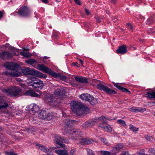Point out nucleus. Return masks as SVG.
<instances>
[{
  "mask_svg": "<svg viewBox=\"0 0 155 155\" xmlns=\"http://www.w3.org/2000/svg\"><path fill=\"white\" fill-rule=\"evenodd\" d=\"M117 123L124 127L126 126V125L125 122L123 120L120 119L118 120H117Z\"/></svg>",
  "mask_w": 155,
  "mask_h": 155,
  "instance_id": "39",
  "label": "nucleus"
},
{
  "mask_svg": "<svg viewBox=\"0 0 155 155\" xmlns=\"http://www.w3.org/2000/svg\"><path fill=\"white\" fill-rule=\"evenodd\" d=\"M3 92L7 95L11 96H16L20 94L21 92V89L19 87H15L10 89H5Z\"/></svg>",
  "mask_w": 155,
  "mask_h": 155,
  "instance_id": "4",
  "label": "nucleus"
},
{
  "mask_svg": "<svg viewBox=\"0 0 155 155\" xmlns=\"http://www.w3.org/2000/svg\"><path fill=\"white\" fill-rule=\"evenodd\" d=\"M4 66L9 71H5L2 73V75L6 76H10L13 77H17L20 73L18 71V64L13 62H7L4 64Z\"/></svg>",
  "mask_w": 155,
  "mask_h": 155,
  "instance_id": "1",
  "label": "nucleus"
},
{
  "mask_svg": "<svg viewBox=\"0 0 155 155\" xmlns=\"http://www.w3.org/2000/svg\"><path fill=\"white\" fill-rule=\"evenodd\" d=\"M85 12L87 14L89 15L90 14V13L89 11L87 8L85 9Z\"/></svg>",
  "mask_w": 155,
  "mask_h": 155,
  "instance_id": "52",
  "label": "nucleus"
},
{
  "mask_svg": "<svg viewBox=\"0 0 155 155\" xmlns=\"http://www.w3.org/2000/svg\"><path fill=\"white\" fill-rule=\"evenodd\" d=\"M65 139L64 137H61L59 135H57L55 137L54 142L56 144L60 145V147H65V145L62 143H69L68 140H65Z\"/></svg>",
  "mask_w": 155,
  "mask_h": 155,
  "instance_id": "8",
  "label": "nucleus"
},
{
  "mask_svg": "<svg viewBox=\"0 0 155 155\" xmlns=\"http://www.w3.org/2000/svg\"><path fill=\"white\" fill-rule=\"evenodd\" d=\"M8 105L6 102H1L0 103V110L7 109Z\"/></svg>",
  "mask_w": 155,
  "mask_h": 155,
  "instance_id": "31",
  "label": "nucleus"
},
{
  "mask_svg": "<svg viewBox=\"0 0 155 155\" xmlns=\"http://www.w3.org/2000/svg\"><path fill=\"white\" fill-rule=\"evenodd\" d=\"M56 1H57V2H60V1H58V0H56Z\"/></svg>",
  "mask_w": 155,
  "mask_h": 155,
  "instance_id": "62",
  "label": "nucleus"
},
{
  "mask_svg": "<svg viewBox=\"0 0 155 155\" xmlns=\"http://www.w3.org/2000/svg\"><path fill=\"white\" fill-rule=\"evenodd\" d=\"M72 64L74 65V66H77V64H78V63L77 62L73 63Z\"/></svg>",
  "mask_w": 155,
  "mask_h": 155,
  "instance_id": "57",
  "label": "nucleus"
},
{
  "mask_svg": "<svg viewBox=\"0 0 155 155\" xmlns=\"http://www.w3.org/2000/svg\"><path fill=\"white\" fill-rule=\"evenodd\" d=\"M127 52V46L124 45L120 46L117 50V54H124Z\"/></svg>",
  "mask_w": 155,
  "mask_h": 155,
  "instance_id": "16",
  "label": "nucleus"
},
{
  "mask_svg": "<svg viewBox=\"0 0 155 155\" xmlns=\"http://www.w3.org/2000/svg\"><path fill=\"white\" fill-rule=\"evenodd\" d=\"M57 114L54 112H51L48 113L47 117V120H50L53 119L57 117Z\"/></svg>",
  "mask_w": 155,
  "mask_h": 155,
  "instance_id": "24",
  "label": "nucleus"
},
{
  "mask_svg": "<svg viewBox=\"0 0 155 155\" xmlns=\"http://www.w3.org/2000/svg\"><path fill=\"white\" fill-rule=\"evenodd\" d=\"M43 155H51L48 154H44Z\"/></svg>",
  "mask_w": 155,
  "mask_h": 155,
  "instance_id": "61",
  "label": "nucleus"
},
{
  "mask_svg": "<svg viewBox=\"0 0 155 155\" xmlns=\"http://www.w3.org/2000/svg\"><path fill=\"white\" fill-rule=\"evenodd\" d=\"M13 55L11 52L5 51L0 53V58L3 60L7 59L12 58Z\"/></svg>",
  "mask_w": 155,
  "mask_h": 155,
  "instance_id": "10",
  "label": "nucleus"
},
{
  "mask_svg": "<svg viewBox=\"0 0 155 155\" xmlns=\"http://www.w3.org/2000/svg\"><path fill=\"white\" fill-rule=\"evenodd\" d=\"M56 147H51L50 148V149H52V150H55V149H56Z\"/></svg>",
  "mask_w": 155,
  "mask_h": 155,
  "instance_id": "56",
  "label": "nucleus"
},
{
  "mask_svg": "<svg viewBox=\"0 0 155 155\" xmlns=\"http://www.w3.org/2000/svg\"><path fill=\"white\" fill-rule=\"evenodd\" d=\"M48 113L45 110H42L39 113L38 117L43 119H47Z\"/></svg>",
  "mask_w": 155,
  "mask_h": 155,
  "instance_id": "27",
  "label": "nucleus"
},
{
  "mask_svg": "<svg viewBox=\"0 0 155 155\" xmlns=\"http://www.w3.org/2000/svg\"><path fill=\"white\" fill-rule=\"evenodd\" d=\"M44 58H45V59H47L48 58V57H44Z\"/></svg>",
  "mask_w": 155,
  "mask_h": 155,
  "instance_id": "60",
  "label": "nucleus"
},
{
  "mask_svg": "<svg viewBox=\"0 0 155 155\" xmlns=\"http://www.w3.org/2000/svg\"><path fill=\"white\" fill-rule=\"evenodd\" d=\"M37 67L40 70L46 73H48L54 78H56L58 76V74L52 71L50 69L48 68L44 64H38Z\"/></svg>",
  "mask_w": 155,
  "mask_h": 155,
  "instance_id": "6",
  "label": "nucleus"
},
{
  "mask_svg": "<svg viewBox=\"0 0 155 155\" xmlns=\"http://www.w3.org/2000/svg\"><path fill=\"white\" fill-rule=\"evenodd\" d=\"M31 110L33 113L37 112L39 110V108L38 106L35 104H32L30 106Z\"/></svg>",
  "mask_w": 155,
  "mask_h": 155,
  "instance_id": "20",
  "label": "nucleus"
},
{
  "mask_svg": "<svg viewBox=\"0 0 155 155\" xmlns=\"http://www.w3.org/2000/svg\"><path fill=\"white\" fill-rule=\"evenodd\" d=\"M120 155H131L128 152L124 151L121 153Z\"/></svg>",
  "mask_w": 155,
  "mask_h": 155,
  "instance_id": "48",
  "label": "nucleus"
},
{
  "mask_svg": "<svg viewBox=\"0 0 155 155\" xmlns=\"http://www.w3.org/2000/svg\"><path fill=\"white\" fill-rule=\"evenodd\" d=\"M36 145L38 149L41 150L45 152L49 153L50 151L49 149H48L45 146H43L42 145L39 143L36 144Z\"/></svg>",
  "mask_w": 155,
  "mask_h": 155,
  "instance_id": "23",
  "label": "nucleus"
},
{
  "mask_svg": "<svg viewBox=\"0 0 155 155\" xmlns=\"http://www.w3.org/2000/svg\"><path fill=\"white\" fill-rule=\"evenodd\" d=\"M87 155H95V153L93 151L90 149H87Z\"/></svg>",
  "mask_w": 155,
  "mask_h": 155,
  "instance_id": "43",
  "label": "nucleus"
},
{
  "mask_svg": "<svg viewBox=\"0 0 155 155\" xmlns=\"http://www.w3.org/2000/svg\"><path fill=\"white\" fill-rule=\"evenodd\" d=\"M78 67L79 68L80 67V64H78V65H77Z\"/></svg>",
  "mask_w": 155,
  "mask_h": 155,
  "instance_id": "59",
  "label": "nucleus"
},
{
  "mask_svg": "<svg viewBox=\"0 0 155 155\" xmlns=\"http://www.w3.org/2000/svg\"><path fill=\"white\" fill-rule=\"evenodd\" d=\"M54 152L58 155H68V154L67 147L65 148L64 150L59 149L55 150Z\"/></svg>",
  "mask_w": 155,
  "mask_h": 155,
  "instance_id": "21",
  "label": "nucleus"
},
{
  "mask_svg": "<svg viewBox=\"0 0 155 155\" xmlns=\"http://www.w3.org/2000/svg\"><path fill=\"white\" fill-rule=\"evenodd\" d=\"M114 86L117 88L118 89L120 90L123 92H130V91H128V90L127 88H124L121 87L120 84L118 83H113Z\"/></svg>",
  "mask_w": 155,
  "mask_h": 155,
  "instance_id": "25",
  "label": "nucleus"
},
{
  "mask_svg": "<svg viewBox=\"0 0 155 155\" xmlns=\"http://www.w3.org/2000/svg\"><path fill=\"white\" fill-rule=\"evenodd\" d=\"M76 121L75 120H70L69 119H66L65 120V123H66V125H67V129L68 130V129L70 128L69 127V125L70 124H73L74 123L76 122Z\"/></svg>",
  "mask_w": 155,
  "mask_h": 155,
  "instance_id": "32",
  "label": "nucleus"
},
{
  "mask_svg": "<svg viewBox=\"0 0 155 155\" xmlns=\"http://www.w3.org/2000/svg\"><path fill=\"white\" fill-rule=\"evenodd\" d=\"M129 129L131 130L133 132H134L135 131L137 132L138 131V128H137L134 127L132 124H130L129 125Z\"/></svg>",
  "mask_w": 155,
  "mask_h": 155,
  "instance_id": "38",
  "label": "nucleus"
},
{
  "mask_svg": "<svg viewBox=\"0 0 155 155\" xmlns=\"http://www.w3.org/2000/svg\"><path fill=\"white\" fill-rule=\"evenodd\" d=\"M75 3L78 5H81V4L80 0H74Z\"/></svg>",
  "mask_w": 155,
  "mask_h": 155,
  "instance_id": "49",
  "label": "nucleus"
},
{
  "mask_svg": "<svg viewBox=\"0 0 155 155\" xmlns=\"http://www.w3.org/2000/svg\"><path fill=\"white\" fill-rule=\"evenodd\" d=\"M154 21V18L153 16H151L146 21V24L148 25H150L153 24Z\"/></svg>",
  "mask_w": 155,
  "mask_h": 155,
  "instance_id": "36",
  "label": "nucleus"
},
{
  "mask_svg": "<svg viewBox=\"0 0 155 155\" xmlns=\"http://www.w3.org/2000/svg\"><path fill=\"white\" fill-rule=\"evenodd\" d=\"M20 54L25 58H28L30 57L31 55L28 52L23 51L20 52Z\"/></svg>",
  "mask_w": 155,
  "mask_h": 155,
  "instance_id": "33",
  "label": "nucleus"
},
{
  "mask_svg": "<svg viewBox=\"0 0 155 155\" xmlns=\"http://www.w3.org/2000/svg\"><path fill=\"white\" fill-rule=\"evenodd\" d=\"M31 11L29 8L26 6H22L16 12L20 16L27 17L29 16Z\"/></svg>",
  "mask_w": 155,
  "mask_h": 155,
  "instance_id": "5",
  "label": "nucleus"
},
{
  "mask_svg": "<svg viewBox=\"0 0 155 155\" xmlns=\"http://www.w3.org/2000/svg\"><path fill=\"white\" fill-rule=\"evenodd\" d=\"M94 81L96 83H98L97 85V88L100 90H103L104 92L107 93L109 95L117 94V92L114 90L111 89L105 86L102 84V82L98 80H95Z\"/></svg>",
  "mask_w": 155,
  "mask_h": 155,
  "instance_id": "3",
  "label": "nucleus"
},
{
  "mask_svg": "<svg viewBox=\"0 0 155 155\" xmlns=\"http://www.w3.org/2000/svg\"><path fill=\"white\" fill-rule=\"evenodd\" d=\"M31 83V84L30 85L32 86L34 88H40V89L42 88L44 84L42 81L35 77H33L32 78Z\"/></svg>",
  "mask_w": 155,
  "mask_h": 155,
  "instance_id": "7",
  "label": "nucleus"
},
{
  "mask_svg": "<svg viewBox=\"0 0 155 155\" xmlns=\"http://www.w3.org/2000/svg\"><path fill=\"white\" fill-rule=\"evenodd\" d=\"M24 95L26 96H30L34 97H38L39 95L35 92L34 91L31 90H26V91L24 93Z\"/></svg>",
  "mask_w": 155,
  "mask_h": 155,
  "instance_id": "19",
  "label": "nucleus"
},
{
  "mask_svg": "<svg viewBox=\"0 0 155 155\" xmlns=\"http://www.w3.org/2000/svg\"><path fill=\"white\" fill-rule=\"evenodd\" d=\"M145 96L150 99H154L155 98V91L147 92Z\"/></svg>",
  "mask_w": 155,
  "mask_h": 155,
  "instance_id": "28",
  "label": "nucleus"
},
{
  "mask_svg": "<svg viewBox=\"0 0 155 155\" xmlns=\"http://www.w3.org/2000/svg\"><path fill=\"white\" fill-rule=\"evenodd\" d=\"M58 35L57 34L54 33L52 35V38L53 39H57L58 38Z\"/></svg>",
  "mask_w": 155,
  "mask_h": 155,
  "instance_id": "47",
  "label": "nucleus"
},
{
  "mask_svg": "<svg viewBox=\"0 0 155 155\" xmlns=\"http://www.w3.org/2000/svg\"><path fill=\"white\" fill-rule=\"evenodd\" d=\"M66 93V91L62 88L57 89L54 91V95L59 97H62V96L65 95Z\"/></svg>",
  "mask_w": 155,
  "mask_h": 155,
  "instance_id": "13",
  "label": "nucleus"
},
{
  "mask_svg": "<svg viewBox=\"0 0 155 155\" xmlns=\"http://www.w3.org/2000/svg\"><path fill=\"white\" fill-rule=\"evenodd\" d=\"M117 18H115V20L114 21V22H116L117 21Z\"/></svg>",
  "mask_w": 155,
  "mask_h": 155,
  "instance_id": "58",
  "label": "nucleus"
},
{
  "mask_svg": "<svg viewBox=\"0 0 155 155\" xmlns=\"http://www.w3.org/2000/svg\"><path fill=\"white\" fill-rule=\"evenodd\" d=\"M89 120L85 122L82 125V127L83 129H85L88 127L92 126L91 123Z\"/></svg>",
  "mask_w": 155,
  "mask_h": 155,
  "instance_id": "29",
  "label": "nucleus"
},
{
  "mask_svg": "<svg viewBox=\"0 0 155 155\" xmlns=\"http://www.w3.org/2000/svg\"><path fill=\"white\" fill-rule=\"evenodd\" d=\"M134 48V50H135V49H136V48Z\"/></svg>",
  "mask_w": 155,
  "mask_h": 155,
  "instance_id": "63",
  "label": "nucleus"
},
{
  "mask_svg": "<svg viewBox=\"0 0 155 155\" xmlns=\"http://www.w3.org/2000/svg\"><path fill=\"white\" fill-rule=\"evenodd\" d=\"M34 74H36L38 77L40 78H46L47 76L45 74H42L39 72L36 71H34Z\"/></svg>",
  "mask_w": 155,
  "mask_h": 155,
  "instance_id": "34",
  "label": "nucleus"
},
{
  "mask_svg": "<svg viewBox=\"0 0 155 155\" xmlns=\"http://www.w3.org/2000/svg\"><path fill=\"white\" fill-rule=\"evenodd\" d=\"M100 140L101 141H102L107 146H109V144L107 140L105 138L103 137H101L100 138Z\"/></svg>",
  "mask_w": 155,
  "mask_h": 155,
  "instance_id": "40",
  "label": "nucleus"
},
{
  "mask_svg": "<svg viewBox=\"0 0 155 155\" xmlns=\"http://www.w3.org/2000/svg\"><path fill=\"white\" fill-rule=\"evenodd\" d=\"M129 110L132 112H142L146 111V109L145 108L142 107H132L129 108Z\"/></svg>",
  "mask_w": 155,
  "mask_h": 155,
  "instance_id": "18",
  "label": "nucleus"
},
{
  "mask_svg": "<svg viewBox=\"0 0 155 155\" xmlns=\"http://www.w3.org/2000/svg\"><path fill=\"white\" fill-rule=\"evenodd\" d=\"M58 76L57 77H59L61 80L64 81L67 80L68 78L62 75H60L58 73Z\"/></svg>",
  "mask_w": 155,
  "mask_h": 155,
  "instance_id": "42",
  "label": "nucleus"
},
{
  "mask_svg": "<svg viewBox=\"0 0 155 155\" xmlns=\"http://www.w3.org/2000/svg\"><path fill=\"white\" fill-rule=\"evenodd\" d=\"M71 108L72 111L78 116H81L84 114H87L89 112V109L88 107L76 101L71 102Z\"/></svg>",
  "mask_w": 155,
  "mask_h": 155,
  "instance_id": "2",
  "label": "nucleus"
},
{
  "mask_svg": "<svg viewBox=\"0 0 155 155\" xmlns=\"http://www.w3.org/2000/svg\"><path fill=\"white\" fill-rule=\"evenodd\" d=\"M124 147V145L123 143H119L114 146L112 150V155H116Z\"/></svg>",
  "mask_w": 155,
  "mask_h": 155,
  "instance_id": "11",
  "label": "nucleus"
},
{
  "mask_svg": "<svg viewBox=\"0 0 155 155\" xmlns=\"http://www.w3.org/2000/svg\"><path fill=\"white\" fill-rule=\"evenodd\" d=\"M43 2L47 4L48 2V0H41Z\"/></svg>",
  "mask_w": 155,
  "mask_h": 155,
  "instance_id": "53",
  "label": "nucleus"
},
{
  "mask_svg": "<svg viewBox=\"0 0 155 155\" xmlns=\"http://www.w3.org/2000/svg\"><path fill=\"white\" fill-rule=\"evenodd\" d=\"M32 71H30L28 69H25L23 70V72L26 75H30L33 74L32 72Z\"/></svg>",
  "mask_w": 155,
  "mask_h": 155,
  "instance_id": "37",
  "label": "nucleus"
},
{
  "mask_svg": "<svg viewBox=\"0 0 155 155\" xmlns=\"http://www.w3.org/2000/svg\"><path fill=\"white\" fill-rule=\"evenodd\" d=\"M92 126L94 125L96 123L100 122H104L106 121V118L104 116L97 117L89 120Z\"/></svg>",
  "mask_w": 155,
  "mask_h": 155,
  "instance_id": "12",
  "label": "nucleus"
},
{
  "mask_svg": "<svg viewBox=\"0 0 155 155\" xmlns=\"http://www.w3.org/2000/svg\"><path fill=\"white\" fill-rule=\"evenodd\" d=\"M4 12L0 11V19L2 18L3 16Z\"/></svg>",
  "mask_w": 155,
  "mask_h": 155,
  "instance_id": "51",
  "label": "nucleus"
},
{
  "mask_svg": "<svg viewBox=\"0 0 155 155\" xmlns=\"http://www.w3.org/2000/svg\"><path fill=\"white\" fill-rule=\"evenodd\" d=\"M95 18L96 19V21L98 23H100L101 22V20L100 18H99V17L96 16L95 17Z\"/></svg>",
  "mask_w": 155,
  "mask_h": 155,
  "instance_id": "50",
  "label": "nucleus"
},
{
  "mask_svg": "<svg viewBox=\"0 0 155 155\" xmlns=\"http://www.w3.org/2000/svg\"><path fill=\"white\" fill-rule=\"evenodd\" d=\"M106 120L104 122H102V123H100L99 126L101 128H103L104 130L106 131H112V129L110 125H108L106 123Z\"/></svg>",
  "mask_w": 155,
  "mask_h": 155,
  "instance_id": "14",
  "label": "nucleus"
},
{
  "mask_svg": "<svg viewBox=\"0 0 155 155\" xmlns=\"http://www.w3.org/2000/svg\"><path fill=\"white\" fill-rule=\"evenodd\" d=\"M75 79L76 81L81 83H88V79L85 77L76 76Z\"/></svg>",
  "mask_w": 155,
  "mask_h": 155,
  "instance_id": "17",
  "label": "nucleus"
},
{
  "mask_svg": "<svg viewBox=\"0 0 155 155\" xmlns=\"http://www.w3.org/2000/svg\"><path fill=\"white\" fill-rule=\"evenodd\" d=\"M144 137L147 141L150 142H152L155 140L154 136L150 135H145L144 136Z\"/></svg>",
  "mask_w": 155,
  "mask_h": 155,
  "instance_id": "30",
  "label": "nucleus"
},
{
  "mask_svg": "<svg viewBox=\"0 0 155 155\" xmlns=\"http://www.w3.org/2000/svg\"><path fill=\"white\" fill-rule=\"evenodd\" d=\"M67 132L71 134L76 135L77 137H79L82 134L81 131V130H78L71 128L68 129Z\"/></svg>",
  "mask_w": 155,
  "mask_h": 155,
  "instance_id": "15",
  "label": "nucleus"
},
{
  "mask_svg": "<svg viewBox=\"0 0 155 155\" xmlns=\"http://www.w3.org/2000/svg\"><path fill=\"white\" fill-rule=\"evenodd\" d=\"M147 31L149 34H154L155 33V28L149 29Z\"/></svg>",
  "mask_w": 155,
  "mask_h": 155,
  "instance_id": "44",
  "label": "nucleus"
},
{
  "mask_svg": "<svg viewBox=\"0 0 155 155\" xmlns=\"http://www.w3.org/2000/svg\"><path fill=\"white\" fill-rule=\"evenodd\" d=\"M75 149H72L70 152V155H75L74 153L76 152Z\"/></svg>",
  "mask_w": 155,
  "mask_h": 155,
  "instance_id": "46",
  "label": "nucleus"
},
{
  "mask_svg": "<svg viewBox=\"0 0 155 155\" xmlns=\"http://www.w3.org/2000/svg\"><path fill=\"white\" fill-rule=\"evenodd\" d=\"M89 97L87 98V101L90 102V104L92 105H94L97 104L98 101L97 99L94 98L93 96L90 94Z\"/></svg>",
  "mask_w": 155,
  "mask_h": 155,
  "instance_id": "22",
  "label": "nucleus"
},
{
  "mask_svg": "<svg viewBox=\"0 0 155 155\" xmlns=\"http://www.w3.org/2000/svg\"><path fill=\"white\" fill-rule=\"evenodd\" d=\"M127 28L131 29V31H133V28L132 25L130 23H128L127 24Z\"/></svg>",
  "mask_w": 155,
  "mask_h": 155,
  "instance_id": "45",
  "label": "nucleus"
},
{
  "mask_svg": "<svg viewBox=\"0 0 155 155\" xmlns=\"http://www.w3.org/2000/svg\"><path fill=\"white\" fill-rule=\"evenodd\" d=\"M93 142V140L90 139H82L81 140V143L82 145H88L91 144Z\"/></svg>",
  "mask_w": 155,
  "mask_h": 155,
  "instance_id": "26",
  "label": "nucleus"
},
{
  "mask_svg": "<svg viewBox=\"0 0 155 155\" xmlns=\"http://www.w3.org/2000/svg\"><path fill=\"white\" fill-rule=\"evenodd\" d=\"M154 115H155V112L154 113Z\"/></svg>",
  "mask_w": 155,
  "mask_h": 155,
  "instance_id": "64",
  "label": "nucleus"
},
{
  "mask_svg": "<svg viewBox=\"0 0 155 155\" xmlns=\"http://www.w3.org/2000/svg\"><path fill=\"white\" fill-rule=\"evenodd\" d=\"M36 62V61L35 60L30 59H28V60L26 61V62L28 64L31 65L33 64L34 63Z\"/></svg>",
  "mask_w": 155,
  "mask_h": 155,
  "instance_id": "41",
  "label": "nucleus"
},
{
  "mask_svg": "<svg viewBox=\"0 0 155 155\" xmlns=\"http://www.w3.org/2000/svg\"><path fill=\"white\" fill-rule=\"evenodd\" d=\"M117 0H111V2L114 4L117 2Z\"/></svg>",
  "mask_w": 155,
  "mask_h": 155,
  "instance_id": "54",
  "label": "nucleus"
},
{
  "mask_svg": "<svg viewBox=\"0 0 155 155\" xmlns=\"http://www.w3.org/2000/svg\"><path fill=\"white\" fill-rule=\"evenodd\" d=\"M88 97H90L89 94H82L80 95V97L83 100L87 101V98Z\"/></svg>",
  "mask_w": 155,
  "mask_h": 155,
  "instance_id": "35",
  "label": "nucleus"
},
{
  "mask_svg": "<svg viewBox=\"0 0 155 155\" xmlns=\"http://www.w3.org/2000/svg\"><path fill=\"white\" fill-rule=\"evenodd\" d=\"M79 61H80V63L81 64L83 65V61L81 60V59H79Z\"/></svg>",
  "mask_w": 155,
  "mask_h": 155,
  "instance_id": "55",
  "label": "nucleus"
},
{
  "mask_svg": "<svg viewBox=\"0 0 155 155\" xmlns=\"http://www.w3.org/2000/svg\"><path fill=\"white\" fill-rule=\"evenodd\" d=\"M45 101L50 105L52 106L57 107L58 103L53 96H47L45 97Z\"/></svg>",
  "mask_w": 155,
  "mask_h": 155,
  "instance_id": "9",
  "label": "nucleus"
}]
</instances>
